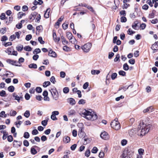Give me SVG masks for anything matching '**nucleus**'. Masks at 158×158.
I'll use <instances>...</instances> for the list:
<instances>
[{
    "instance_id": "53",
    "label": "nucleus",
    "mask_w": 158,
    "mask_h": 158,
    "mask_svg": "<svg viewBox=\"0 0 158 158\" xmlns=\"http://www.w3.org/2000/svg\"><path fill=\"white\" fill-rule=\"evenodd\" d=\"M144 152V150L142 148H140L138 150V152L139 155H143Z\"/></svg>"
},
{
    "instance_id": "14",
    "label": "nucleus",
    "mask_w": 158,
    "mask_h": 158,
    "mask_svg": "<svg viewBox=\"0 0 158 158\" xmlns=\"http://www.w3.org/2000/svg\"><path fill=\"white\" fill-rule=\"evenodd\" d=\"M129 152H128L127 149H125L123 152V153L122 154V157L123 158H126L127 156L129 155Z\"/></svg>"
},
{
    "instance_id": "38",
    "label": "nucleus",
    "mask_w": 158,
    "mask_h": 158,
    "mask_svg": "<svg viewBox=\"0 0 158 158\" xmlns=\"http://www.w3.org/2000/svg\"><path fill=\"white\" fill-rule=\"evenodd\" d=\"M30 136L28 132H24L23 135V137L26 139L28 138Z\"/></svg>"
},
{
    "instance_id": "58",
    "label": "nucleus",
    "mask_w": 158,
    "mask_h": 158,
    "mask_svg": "<svg viewBox=\"0 0 158 158\" xmlns=\"http://www.w3.org/2000/svg\"><path fill=\"white\" fill-rule=\"evenodd\" d=\"M6 28H2L0 29V32L1 33L3 34L6 32Z\"/></svg>"
},
{
    "instance_id": "50",
    "label": "nucleus",
    "mask_w": 158,
    "mask_h": 158,
    "mask_svg": "<svg viewBox=\"0 0 158 158\" xmlns=\"http://www.w3.org/2000/svg\"><path fill=\"white\" fill-rule=\"evenodd\" d=\"M23 145L24 146L28 147L29 145V143L27 140H24L23 141Z\"/></svg>"
},
{
    "instance_id": "21",
    "label": "nucleus",
    "mask_w": 158,
    "mask_h": 158,
    "mask_svg": "<svg viewBox=\"0 0 158 158\" xmlns=\"http://www.w3.org/2000/svg\"><path fill=\"white\" fill-rule=\"evenodd\" d=\"M91 73L93 75H98L100 73V71L99 70L93 69L91 71Z\"/></svg>"
},
{
    "instance_id": "4",
    "label": "nucleus",
    "mask_w": 158,
    "mask_h": 158,
    "mask_svg": "<svg viewBox=\"0 0 158 158\" xmlns=\"http://www.w3.org/2000/svg\"><path fill=\"white\" fill-rule=\"evenodd\" d=\"M49 90L51 93L53 99L56 101L57 100L59 99V94L56 88L54 87L51 89Z\"/></svg>"
},
{
    "instance_id": "27",
    "label": "nucleus",
    "mask_w": 158,
    "mask_h": 158,
    "mask_svg": "<svg viewBox=\"0 0 158 158\" xmlns=\"http://www.w3.org/2000/svg\"><path fill=\"white\" fill-rule=\"evenodd\" d=\"M7 89L9 92H12L14 91L15 88L13 86L11 85L9 86Z\"/></svg>"
},
{
    "instance_id": "23",
    "label": "nucleus",
    "mask_w": 158,
    "mask_h": 158,
    "mask_svg": "<svg viewBox=\"0 0 158 158\" xmlns=\"http://www.w3.org/2000/svg\"><path fill=\"white\" fill-rule=\"evenodd\" d=\"M61 38L62 40V42L63 44L65 45V44H67L68 43V41L66 40L65 38L63 36H61Z\"/></svg>"
},
{
    "instance_id": "59",
    "label": "nucleus",
    "mask_w": 158,
    "mask_h": 158,
    "mask_svg": "<svg viewBox=\"0 0 158 158\" xmlns=\"http://www.w3.org/2000/svg\"><path fill=\"white\" fill-rule=\"evenodd\" d=\"M70 42L72 44H75L77 43V41L75 38H72V39L71 40H69Z\"/></svg>"
},
{
    "instance_id": "37",
    "label": "nucleus",
    "mask_w": 158,
    "mask_h": 158,
    "mask_svg": "<svg viewBox=\"0 0 158 158\" xmlns=\"http://www.w3.org/2000/svg\"><path fill=\"white\" fill-rule=\"evenodd\" d=\"M69 91V89L68 87H65L63 89V92L65 94H67Z\"/></svg>"
},
{
    "instance_id": "16",
    "label": "nucleus",
    "mask_w": 158,
    "mask_h": 158,
    "mask_svg": "<svg viewBox=\"0 0 158 158\" xmlns=\"http://www.w3.org/2000/svg\"><path fill=\"white\" fill-rule=\"evenodd\" d=\"M153 110V108L152 106H149L147 109H144L143 110V113H146L147 112H152Z\"/></svg>"
},
{
    "instance_id": "54",
    "label": "nucleus",
    "mask_w": 158,
    "mask_h": 158,
    "mask_svg": "<svg viewBox=\"0 0 158 158\" xmlns=\"http://www.w3.org/2000/svg\"><path fill=\"white\" fill-rule=\"evenodd\" d=\"M48 121V120H43L41 122V124L44 126H46L47 124Z\"/></svg>"
},
{
    "instance_id": "28",
    "label": "nucleus",
    "mask_w": 158,
    "mask_h": 158,
    "mask_svg": "<svg viewBox=\"0 0 158 158\" xmlns=\"http://www.w3.org/2000/svg\"><path fill=\"white\" fill-rule=\"evenodd\" d=\"M51 84L50 82L49 81H45L43 84V86L44 87H46Z\"/></svg>"
},
{
    "instance_id": "30",
    "label": "nucleus",
    "mask_w": 158,
    "mask_h": 158,
    "mask_svg": "<svg viewBox=\"0 0 158 158\" xmlns=\"http://www.w3.org/2000/svg\"><path fill=\"white\" fill-rule=\"evenodd\" d=\"M24 115L26 118H28L30 115V111L29 110H26L24 114Z\"/></svg>"
},
{
    "instance_id": "42",
    "label": "nucleus",
    "mask_w": 158,
    "mask_h": 158,
    "mask_svg": "<svg viewBox=\"0 0 158 158\" xmlns=\"http://www.w3.org/2000/svg\"><path fill=\"white\" fill-rule=\"evenodd\" d=\"M13 139L12 136L10 135L7 136V140L9 142H11Z\"/></svg>"
},
{
    "instance_id": "31",
    "label": "nucleus",
    "mask_w": 158,
    "mask_h": 158,
    "mask_svg": "<svg viewBox=\"0 0 158 158\" xmlns=\"http://www.w3.org/2000/svg\"><path fill=\"white\" fill-rule=\"evenodd\" d=\"M0 96L2 97H5L6 96V91L2 90L0 92Z\"/></svg>"
},
{
    "instance_id": "64",
    "label": "nucleus",
    "mask_w": 158,
    "mask_h": 158,
    "mask_svg": "<svg viewBox=\"0 0 158 158\" xmlns=\"http://www.w3.org/2000/svg\"><path fill=\"white\" fill-rule=\"evenodd\" d=\"M41 140L43 141H45L47 140V138L45 135H42L41 138Z\"/></svg>"
},
{
    "instance_id": "20",
    "label": "nucleus",
    "mask_w": 158,
    "mask_h": 158,
    "mask_svg": "<svg viewBox=\"0 0 158 158\" xmlns=\"http://www.w3.org/2000/svg\"><path fill=\"white\" fill-rule=\"evenodd\" d=\"M37 14V13L36 12H34L31 14V15L29 17V19H31L32 18H33V20L35 19V17L36 15Z\"/></svg>"
},
{
    "instance_id": "10",
    "label": "nucleus",
    "mask_w": 158,
    "mask_h": 158,
    "mask_svg": "<svg viewBox=\"0 0 158 158\" xmlns=\"http://www.w3.org/2000/svg\"><path fill=\"white\" fill-rule=\"evenodd\" d=\"M158 41L157 42H155L154 44H153L151 47V48L153 50H157L158 49H157L158 48Z\"/></svg>"
},
{
    "instance_id": "43",
    "label": "nucleus",
    "mask_w": 158,
    "mask_h": 158,
    "mask_svg": "<svg viewBox=\"0 0 158 158\" xmlns=\"http://www.w3.org/2000/svg\"><path fill=\"white\" fill-rule=\"evenodd\" d=\"M36 92L38 93H41L42 91V89L40 87H37L36 88Z\"/></svg>"
},
{
    "instance_id": "51",
    "label": "nucleus",
    "mask_w": 158,
    "mask_h": 158,
    "mask_svg": "<svg viewBox=\"0 0 158 158\" xmlns=\"http://www.w3.org/2000/svg\"><path fill=\"white\" fill-rule=\"evenodd\" d=\"M83 139H84L85 142L84 143V145H86L89 142V139L88 138H85V137L83 138Z\"/></svg>"
},
{
    "instance_id": "15",
    "label": "nucleus",
    "mask_w": 158,
    "mask_h": 158,
    "mask_svg": "<svg viewBox=\"0 0 158 158\" xmlns=\"http://www.w3.org/2000/svg\"><path fill=\"white\" fill-rule=\"evenodd\" d=\"M70 140L69 137L67 136H65L63 139V141L66 143H69Z\"/></svg>"
},
{
    "instance_id": "60",
    "label": "nucleus",
    "mask_w": 158,
    "mask_h": 158,
    "mask_svg": "<svg viewBox=\"0 0 158 158\" xmlns=\"http://www.w3.org/2000/svg\"><path fill=\"white\" fill-rule=\"evenodd\" d=\"M127 143V141L126 139H123L121 141V144L122 146L126 145Z\"/></svg>"
},
{
    "instance_id": "9",
    "label": "nucleus",
    "mask_w": 158,
    "mask_h": 158,
    "mask_svg": "<svg viewBox=\"0 0 158 158\" xmlns=\"http://www.w3.org/2000/svg\"><path fill=\"white\" fill-rule=\"evenodd\" d=\"M53 38L55 42L58 43L60 40V37L57 38L56 32L54 31H53Z\"/></svg>"
},
{
    "instance_id": "52",
    "label": "nucleus",
    "mask_w": 158,
    "mask_h": 158,
    "mask_svg": "<svg viewBox=\"0 0 158 158\" xmlns=\"http://www.w3.org/2000/svg\"><path fill=\"white\" fill-rule=\"evenodd\" d=\"M85 103V100L83 99L80 100L78 102L79 104H84Z\"/></svg>"
},
{
    "instance_id": "6",
    "label": "nucleus",
    "mask_w": 158,
    "mask_h": 158,
    "mask_svg": "<svg viewBox=\"0 0 158 158\" xmlns=\"http://www.w3.org/2000/svg\"><path fill=\"white\" fill-rule=\"evenodd\" d=\"M100 137L104 140H108L110 137L108 133L105 131L101 133L100 134Z\"/></svg>"
},
{
    "instance_id": "8",
    "label": "nucleus",
    "mask_w": 158,
    "mask_h": 158,
    "mask_svg": "<svg viewBox=\"0 0 158 158\" xmlns=\"http://www.w3.org/2000/svg\"><path fill=\"white\" fill-rule=\"evenodd\" d=\"M22 144V142L20 141L15 140L13 142V147L15 148H17L18 147H20Z\"/></svg>"
},
{
    "instance_id": "3",
    "label": "nucleus",
    "mask_w": 158,
    "mask_h": 158,
    "mask_svg": "<svg viewBox=\"0 0 158 158\" xmlns=\"http://www.w3.org/2000/svg\"><path fill=\"white\" fill-rule=\"evenodd\" d=\"M110 125L113 129L116 130H119L121 127L120 123L118 121L117 118H116L111 122Z\"/></svg>"
},
{
    "instance_id": "39",
    "label": "nucleus",
    "mask_w": 158,
    "mask_h": 158,
    "mask_svg": "<svg viewBox=\"0 0 158 158\" xmlns=\"http://www.w3.org/2000/svg\"><path fill=\"white\" fill-rule=\"evenodd\" d=\"M98 149L97 148L95 147H93L92 149L91 150V152L92 153H96L98 151Z\"/></svg>"
},
{
    "instance_id": "12",
    "label": "nucleus",
    "mask_w": 158,
    "mask_h": 158,
    "mask_svg": "<svg viewBox=\"0 0 158 158\" xmlns=\"http://www.w3.org/2000/svg\"><path fill=\"white\" fill-rule=\"evenodd\" d=\"M68 102L72 105H74L76 104V102L75 100L73 98H68Z\"/></svg>"
},
{
    "instance_id": "25",
    "label": "nucleus",
    "mask_w": 158,
    "mask_h": 158,
    "mask_svg": "<svg viewBox=\"0 0 158 158\" xmlns=\"http://www.w3.org/2000/svg\"><path fill=\"white\" fill-rule=\"evenodd\" d=\"M23 48V46L22 45H20L16 47L17 50L18 51H21Z\"/></svg>"
},
{
    "instance_id": "44",
    "label": "nucleus",
    "mask_w": 158,
    "mask_h": 158,
    "mask_svg": "<svg viewBox=\"0 0 158 158\" xmlns=\"http://www.w3.org/2000/svg\"><path fill=\"white\" fill-rule=\"evenodd\" d=\"M0 18L2 20H4L5 19H7V17H6V15L4 13H2L0 16Z\"/></svg>"
},
{
    "instance_id": "29",
    "label": "nucleus",
    "mask_w": 158,
    "mask_h": 158,
    "mask_svg": "<svg viewBox=\"0 0 158 158\" xmlns=\"http://www.w3.org/2000/svg\"><path fill=\"white\" fill-rule=\"evenodd\" d=\"M123 69L125 71H127L129 69V67L127 63H125L123 64Z\"/></svg>"
},
{
    "instance_id": "36",
    "label": "nucleus",
    "mask_w": 158,
    "mask_h": 158,
    "mask_svg": "<svg viewBox=\"0 0 158 158\" xmlns=\"http://www.w3.org/2000/svg\"><path fill=\"white\" fill-rule=\"evenodd\" d=\"M118 74L120 75L125 76L126 75V72L120 70L118 72Z\"/></svg>"
},
{
    "instance_id": "18",
    "label": "nucleus",
    "mask_w": 158,
    "mask_h": 158,
    "mask_svg": "<svg viewBox=\"0 0 158 158\" xmlns=\"http://www.w3.org/2000/svg\"><path fill=\"white\" fill-rule=\"evenodd\" d=\"M66 36L69 40H71L73 37L72 34L70 32H67Z\"/></svg>"
},
{
    "instance_id": "17",
    "label": "nucleus",
    "mask_w": 158,
    "mask_h": 158,
    "mask_svg": "<svg viewBox=\"0 0 158 158\" xmlns=\"http://www.w3.org/2000/svg\"><path fill=\"white\" fill-rule=\"evenodd\" d=\"M6 62L7 63H9L10 64H11L13 65H15L16 66H18L17 64H16L17 63V61H14L13 60H12L10 59H8L6 60Z\"/></svg>"
},
{
    "instance_id": "24",
    "label": "nucleus",
    "mask_w": 158,
    "mask_h": 158,
    "mask_svg": "<svg viewBox=\"0 0 158 158\" xmlns=\"http://www.w3.org/2000/svg\"><path fill=\"white\" fill-rule=\"evenodd\" d=\"M76 113L75 111L73 110H71L68 112V114L69 115H74Z\"/></svg>"
},
{
    "instance_id": "32",
    "label": "nucleus",
    "mask_w": 158,
    "mask_h": 158,
    "mask_svg": "<svg viewBox=\"0 0 158 158\" xmlns=\"http://www.w3.org/2000/svg\"><path fill=\"white\" fill-rule=\"evenodd\" d=\"M24 50L27 51H31L32 50V48L29 46H27L24 47Z\"/></svg>"
},
{
    "instance_id": "45",
    "label": "nucleus",
    "mask_w": 158,
    "mask_h": 158,
    "mask_svg": "<svg viewBox=\"0 0 158 158\" xmlns=\"http://www.w3.org/2000/svg\"><path fill=\"white\" fill-rule=\"evenodd\" d=\"M16 112L14 110H11L10 113V116H14L16 115Z\"/></svg>"
},
{
    "instance_id": "2",
    "label": "nucleus",
    "mask_w": 158,
    "mask_h": 158,
    "mask_svg": "<svg viewBox=\"0 0 158 158\" xmlns=\"http://www.w3.org/2000/svg\"><path fill=\"white\" fill-rule=\"evenodd\" d=\"M81 114L83 115V117L86 119L92 121L96 120L98 117L97 114L94 112H90L85 110H84Z\"/></svg>"
},
{
    "instance_id": "57",
    "label": "nucleus",
    "mask_w": 158,
    "mask_h": 158,
    "mask_svg": "<svg viewBox=\"0 0 158 158\" xmlns=\"http://www.w3.org/2000/svg\"><path fill=\"white\" fill-rule=\"evenodd\" d=\"M129 63L132 64H134L135 63V60L134 59H131L129 60Z\"/></svg>"
},
{
    "instance_id": "49",
    "label": "nucleus",
    "mask_w": 158,
    "mask_h": 158,
    "mask_svg": "<svg viewBox=\"0 0 158 158\" xmlns=\"http://www.w3.org/2000/svg\"><path fill=\"white\" fill-rule=\"evenodd\" d=\"M120 55L119 54H117L116 55L115 58L114 59V62H117L119 60Z\"/></svg>"
},
{
    "instance_id": "35",
    "label": "nucleus",
    "mask_w": 158,
    "mask_h": 158,
    "mask_svg": "<svg viewBox=\"0 0 158 158\" xmlns=\"http://www.w3.org/2000/svg\"><path fill=\"white\" fill-rule=\"evenodd\" d=\"M31 153L33 155H35L37 153L36 150L34 148H31Z\"/></svg>"
},
{
    "instance_id": "55",
    "label": "nucleus",
    "mask_w": 158,
    "mask_h": 158,
    "mask_svg": "<svg viewBox=\"0 0 158 158\" xmlns=\"http://www.w3.org/2000/svg\"><path fill=\"white\" fill-rule=\"evenodd\" d=\"M22 24L21 23H19L18 24L16 25V27L19 29L21 28L22 27Z\"/></svg>"
},
{
    "instance_id": "22",
    "label": "nucleus",
    "mask_w": 158,
    "mask_h": 158,
    "mask_svg": "<svg viewBox=\"0 0 158 158\" xmlns=\"http://www.w3.org/2000/svg\"><path fill=\"white\" fill-rule=\"evenodd\" d=\"M28 67L30 68L36 69L37 68V65L35 64H31L29 65Z\"/></svg>"
},
{
    "instance_id": "7",
    "label": "nucleus",
    "mask_w": 158,
    "mask_h": 158,
    "mask_svg": "<svg viewBox=\"0 0 158 158\" xmlns=\"http://www.w3.org/2000/svg\"><path fill=\"white\" fill-rule=\"evenodd\" d=\"M136 129L133 128L129 131V134L130 136L132 137L136 135Z\"/></svg>"
},
{
    "instance_id": "41",
    "label": "nucleus",
    "mask_w": 158,
    "mask_h": 158,
    "mask_svg": "<svg viewBox=\"0 0 158 158\" xmlns=\"http://www.w3.org/2000/svg\"><path fill=\"white\" fill-rule=\"evenodd\" d=\"M38 40L41 44H44L45 42L43 40L42 38L41 37H39L38 38Z\"/></svg>"
},
{
    "instance_id": "13",
    "label": "nucleus",
    "mask_w": 158,
    "mask_h": 158,
    "mask_svg": "<svg viewBox=\"0 0 158 158\" xmlns=\"http://www.w3.org/2000/svg\"><path fill=\"white\" fill-rule=\"evenodd\" d=\"M48 55L52 57H56L57 56L56 53L52 51V49H50L48 53Z\"/></svg>"
},
{
    "instance_id": "19",
    "label": "nucleus",
    "mask_w": 158,
    "mask_h": 158,
    "mask_svg": "<svg viewBox=\"0 0 158 158\" xmlns=\"http://www.w3.org/2000/svg\"><path fill=\"white\" fill-rule=\"evenodd\" d=\"M13 97L15 98V99L17 100L18 102H19L20 98L18 95H16L15 93L13 94Z\"/></svg>"
},
{
    "instance_id": "26",
    "label": "nucleus",
    "mask_w": 158,
    "mask_h": 158,
    "mask_svg": "<svg viewBox=\"0 0 158 158\" xmlns=\"http://www.w3.org/2000/svg\"><path fill=\"white\" fill-rule=\"evenodd\" d=\"M22 12H19L18 13V18L19 19L21 18L24 15H25L26 14L24 13H22Z\"/></svg>"
},
{
    "instance_id": "11",
    "label": "nucleus",
    "mask_w": 158,
    "mask_h": 158,
    "mask_svg": "<svg viewBox=\"0 0 158 158\" xmlns=\"http://www.w3.org/2000/svg\"><path fill=\"white\" fill-rule=\"evenodd\" d=\"M51 10L50 8H48L44 14V17L46 18H48L49 17V14Z\"/></svg>"
},
{
    "instance_id": "63",
    "label": "nucleus",
    "mask_w": 158,
    "mask_h": 158,
    "mask_svg": "<svg viewBox=\"0 0 158 158\" xmlns=\"http://www.w3.org/2000/svg\"><path fill=\"white\" fill-rule=\"evenodd\" d=\"M127 21V19L125 17H123L121 18V22H125Z\"/></svg>"
},
{
    "instance_id": "5",
    "label": "nucleus",
    "mask_w": 158,
    "mask_h": 158,
    "mask_svg": "<svg viewBox=\"0 0 158 158\" xmlns=\"http://www.w3.org/2000/svg\"><path fill=\"white\" fill-rule=\"evenodd\" d=\"M91 46V44L88 43L82 46L81 48L85 52H87L90 50Z\"/></svg>"
},
{
    "instance_id": "1",
    "label": "nucleus",
    "mask_w": 158,
    "mask_h": 158,
    "mask_svg": "<svg viewBox=\"0 0 158 158\" xmlns=\"http://www.w3.org/2000/svg\"><path fill=\"white\" fill-rule=\"evenodd\" d=\"M152 127V126L150 124L143 121L142 123H140L138 126V129H136V135L142 136L148 133Z\"/></svg>"
},
{
    "instance_id": "62",
    "label": "nucleus",
    "mask_w": 158,
    "mask_h": 158,
    "mask_svg": "<svg viewBox=\"0 0 158 158\" xmlns=\"http://www.w3.org/2000/svg\"><path fill=\"white\" fill-rule=\"evenodd\" d=\"M104 156V153L103 152H101L99 154V157L100 158H103Z\"/></svg>"
},
{
    "instance_id": "61",
    "label": "nucleus",
    "mask_w": 158,
    "mask_h": 158,
    "mask_svg": "<svg viewBox=\"0 0 158 158\" xmlns=\"http://www.w3.org/2000/svg\"><path fill=\"white\" fill-rule=\"evenodd\" d=\"M77 146V145L76 144H75L72 145L70 147V148L72 150H74L76 149Z\"/></svg>"
},
{
    "instance_id": "47",
    "label": "nucleus",
    "mask_w": 158,
    "mask_h": 158,
    "mask_svg": "<svg viewBox=\"0 0 158 158\" xmlns=\"http://www.w3.org/2000/svg\"><path fill=\"white\" fill-rule=\"evenodd\" d=\"M32 38V35H26L25 39L26 40L28 41L31 40Z\"/></svg>"
},
{
    "instance_id": "40",
    "label": "nucleus",
    "mask_w": 158,
    "mask_h": 158,
    "mask_svg": "<svg viewBox=\"0 0 158 158\" xmlns=\"http://www.w3.org/2000/svg\"><path fill=\"white\" fill-rule=\"evenodd\" d=\"M68 23H64L62 24V27L63 29L64 30H65L68 28Z\"/></svg>"
},
{
    "instance_id": "56",
    "label": "nucleus",
    "mask_w": 158,
    "mask_h": 158,
    "mask_svg": "<svg viewBox=\"0 0 158 158\" xmlns=\"http://www.w3.org/2000/svg\"><path fill=\"white\" fill-rule=\"evenodd\" d=\"M135 33L134 31H133L131 30V28H129L127 31V33L129 35H131Z\"/></svg>"
},
{
    "instance_id": "34",
    "label": "nucleus",
    "mask_w": 158,
    "mask_h": 158,
    "mask_svg": "<svg viewBox=\"0 0 158 158\" xmlns=\"http://www.w3.org/2000/svg\"><path fill=\"white\" fill-rule=\"evenodd\" d=\"M41 52V50L39 48H36L33 51V53L34 54H37Z\"/></svg>"
},
{
    "instance_id": "33",
    "label": "nucleus",
    "mask_w": 158,
    "mask_h": 158,
    "mask_svg": "<svg viewBox=\"0 0 158 158\" xmlns=\"http://www.w3.org/2000/svg\"><path fill=\"white\" fill-rule=\"evenodd\" d=\"M117 74L116 73H113L111 75V78L112 80H114L117 77Z\"/></svg>"
},
{
    "instance_id": "46",
    "label": "nucleus",
    "mask_w": 158,
    "mask_h": 158,
    "mask_svg": "<svg viewBox=\"0 0 158 158\" xmlns=\"http://www.w3.org/2000/svg\"><path fill=\"white\" fill-rule=\"evenodd\" d=\"M90 152L89 150H87L85 152V155L87 157H88L90 154Z\"/></svg>"
},
{
    "instance_id": "48",
    "label": "nucleus",
    "mask_w": 158,
    "mask_h": 158,
    "mask_svg": "<svg viewBox=\"0 0 158 158\" xmlns=\"http://www.w3.org/2000/svg\"><path fill=\"white\" fill-rule=\"evenodd\" d=\"M50 81L53 84L55 83L56 81L54 76H52L50 78Z\"/></svg>"
}]
</instances>
